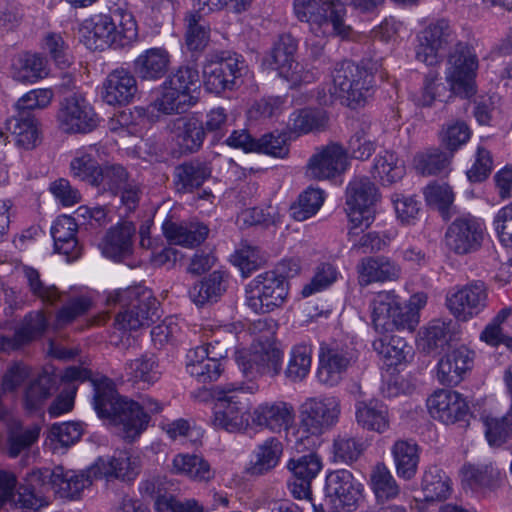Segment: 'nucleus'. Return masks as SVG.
I'll use <instances>...</instances> for the list:
<instances>
[{
	"instance_id": "nucleus-1",
	"label": "nucleus",
	"mask_w": 512,
	"mask_h": 512,
	"mask_svg": "<svg viewBox=\"0 0 512 512\" xmlns=\"http://www.w3.org/2000/svg\"><path fill=\"white\" fill-rule=\"evenodd\" d=\"M127 472L128 452L116 450L112 456L99 457L86 472L66 471L62 466H57L53 470L33 471L30 474V483L31 485L45 484L49 480V483L57 487L63 496L74 499L90 486L94 479L105 477L124 481Z\"/></svg>"
},
{
	"instance_id": "nucleus-2",
	"label": "nucleus",
	"mask_w": 512,
	"mask_h": 512,
	"mask_svg": "<svg viewBox=\"0 0 512 512\" xmlns=\"http://www.w3.org/2000/svg\"><path fill=\"white\" fill-rule=\"evenodd\" d=\"M331 77V81L319 93V101L323 105L339 101L355 108L363 104L371 94L373 76L351 61L338 63Z\"/></svg>"
},
{
	"instance_id": "nucleus-3",
	"label": "nucleus",
	"mask_w": 512,
	"mask_h": 512,
	"mask_svg": "<svg viewBox=\"0 0 512 512\" xmlns=\"http://www.w3.org/2000/svg\"><path fill=\"white\" fill-rule=\"evenodd\" d=\"M253 386L233 383L219 385L214 390L215 405L212 423L214 427L228 432H238L248 426L251 407L248 393Z\"/></svg>"
},
{
	"instance_id": "nucleus-4",
	"label": "nucleus",
	"mask_w": 512,
	"mask_h": 512,
	"mask_svg": "<svg viewBox=\"0 0 512 512\" xmlns=\"http://www.w3.org/2000/svg\"><path fill=\"white\" fill-rule=\"evenodd\" d=\"M289 294V283L276 271L258 274L245 287L246 305L255 313H270L282 307Z\"/></svg>"
},
{
	"instance_id": "nucleus-5",
	"label": "nucleus",
	"mask_w": 512,
	"mask_h": 512,
	"mask_svg": "<svg viewBox=\"0 0 512 512\" xmlns=\"http://www.w3.org/2000/svg\"><path fill=\"white\" fill-rule=\"evenodd\" d=\"M359 358V351L352 342L321 344L318 354L316 377L327 387L339 385Z\"/></svg>"
},
{
	"instance_id": "nucleus-6",
	"label": "nucleus",
	"mask_w": 512,
	"mask_h": 512,
	"mask_svg": "<svg viewBox=\"0 0 512 512\" xmlns=\"http://www.w3.org/2000/svg\"><path fill=\"white\" fill-rule=\"evenodd\" d=\"M369 307L372 324L378 332L415 329L414 312L403 308L401 298L393 290L376 293Z\"/></svg>"
},
{
	"instance_id": "nucleus-7",
	"label": "nucleus",
	"mask_w": 512,
	"mask_h": 512,
	"mask_svg": "<svg viewBox=\"0 0 512 512\" xmlns=\"http://www.w3.org/2000/svg\"><path fill=\"white\" fill-rule=\"evenodd\" d=\"M235 358L243 375L249 380L264 375L275 377L282 370L283 353L268 339L254 341L249 348L238 350Z\"/></svg>"
},
{
	"instance_id": "nucleus-8",
	"label": "nucleus",
	"mask_w": 512,
	"mask_h": 512,
	"mask_svg": "<svg viewBox=\"0 0 512 512\" xmlns=\"http://www.w3.org/2000/svg\"><path fill=\"white\" fill-rule=\"evenodd\" d=\"M94 388L93 407L99 418L115 428L122 437L128 434V401L121 396L107 377L91 380Z\"/></svg>"
},
{
	"instance_id": "nucleus-9",
	"label": "nucleus",
	"mask_w": 512,
	"mask_h": 512,
	"mask_svg": "<svg viewBox=\"0 0 512 512\" xmlns=\"http://www.w3.org/2000/svg\"><path fill=\"white\" fill-rule=\"evenodd\" d=\"M309 32L320 39L318 42H313L307 38L305 42L306 47L310 48L311 54L315 57L321 54L325 39L337 37L342 40H351L355 34L348 23L345 6L337 0H330L327 3V7L310 26Z\"/></svg>"
},
{
	"instance_id": "nucleus-10",
	"label": "nucleus",
	"mask_w": 512,
	"mask_h": 512,
	"mask_svg": "<svg viewBox=\"0 0 512 512\" xmlns=\"http://www.w3.org/2000/svg\"><path fill=\"white\" fill-rule=\"evenodd\" d=\"M248 66L237 53L228 54L216 60L208 61L203 67L205 88L215 94L232 91L242 84Z\"/></svg>"
},
{
	"instance_id": "nucleus-11",
	"label": "nucleus",
	"mask_w": 512,
	"mask_h": 512,
	"mask_svg": "<svg viewBox=\"0 0 512 512\" xmlns=\"http://www.w3.org/2000/svg\"><path fill=\"white\" fill-rule=\"evenodd\" d=\"M380 199L376 185L366 176H357L346 188V205L350 223L370 227L375 219V206Z\"/></svg>"
},
{
	"instance_id": "nucleus-12",
	"label": "nucleus",
	"mask_w": 512,
	"mask_h": 512,
	"mask_svg": "<svg viewBox=\"0 0 512 512\" xmlns=\"http://www.w3.org/2000/svg\"><path fill=\"white\" fill-rule=\"evenodd\" d=\"M478 69V60L471 48L463 42H457L448 55L446 80L454 93L469 97L474 93V78Z\"/></svg>"
},
{
	"instance_id": "nucleus-13",
	"label": "nucleus",
	"mask_w": 512,
	"mask_h": 512,
	"mask_svg": "<svg viewBox=\"0 0 512 512\" xmlns=\"http://www.w3.org/2000/svg\"><path fill=\"white\" fill-rule=\"evenodd\" d=\"M341 414V403L336 396L307 398L300 406V424L312 435H321L335 426Z\"/></svg>"
},
{
	"instance_id": "nucleus-14",
	"label": "nucleus",
	"mask_w": 512,
	"mask_h": 512,
	"mask_svg": "<svg viewBox=\"0 0 512 512\" xmlns=\"http://www.w3.org/2000/svg\"><path fill=\"white\" fill-rule=\"evenodd\" d=\"M488 287L481 280L452 288L446 295V306L459 321H468L482 313L488 305Z\"/></svg>"
},
{
	"instance_id": "nucleus-15",
	"label": "nucleus",
	"mask_w": 512,
	"mask_h": 512,
	"mask_svg": "<svg viewBox=\"0 0 512 512\" xmlns=\"http://www.w3.org/2000/svg\"><path fill=\"white\" fill-rule=\"evenodd\" d=\"M456 41V32L446 19H438L428 24L417 35L416 58L427 64L440 62L446 48Z\"/></svg>"
},
{
	"instance_id": "nucleus-16",
	"label": "nucleus",
	"mask_w": 512,
	"mask_h": 512,
	"mask_svg": "<svg viewBox=\"0 0 512 512\" xmlns=\"http://www.w3.org/2000/svg\"><path fill=\"white\" fill-rule=\"evenodd\" d=\"M297 46V40L292 35L283 34L274 42L266 59L272 69L295 85L313 79V74L303 71L302 66L295 61Z\"/></svg>"
},
{
	"instance_id": "nucleus-17",
	"label": "nucleus",
	"mask_w": 512,
	"mask_h": 512,
	"mask_svg": "<svg viewBox=\"0 0 512 512\" xmlns=\"http://www.w3.org/2000/svg\"><path fill=\"white\" fill-rule=\"evenodd\" d=\"M59 128L69 134L89 133L97 127V115L80 94L64 98L57 113Z\"/></svg>"
},
{
	"instance_id": "nucleus-18",
	"label": "nucleus",
	"mask_w": 512,
	"mask_h": 512,
	"mask_svg": "<svg viewBox=\"0 0 512 512\" xmlns=\"http://www.w3.org/2000/svg\"><path fill=\"white\" fill-rule=\"evenodd\" d=\"M362 491V484L356 481L353 474L346 469L332 471L326 477V500L334 512L355 509Z\"/></svg>"
},
{
	"instance_id": "nucleus-19",
	"label": "nucleus",
	"mask_w": 512,
	"mask_h": 512,
	"mask_svg": "<svg viewBox=\"0 0 512 512\" xmlns=\"http://www.w3.org/2000/svg\"><path fill=\"white\" fill-rule=\"evenodd\" d=\"M81 41L90 50L106 47L122 48L126 45L124 29L117 30L109 15L98 14L85 20L80 28Z\"/></svg>"
},
{
	"instance_id": "nucleus-20",
	"label": "nucleus",
	"mask_w": 512,
	"mask_h": 512,
	"mask_svg": "<svg viewBox=\"0 0 512 512\" xmlns=\"http://www.w3.org/2000/svg\"><path fill=\"white\" fill-rule=\"evenodd\" d=\"M484 232L482 220L471 215L460 216L447 228L445 243L456 254H468L480 248Z\"/></svg>"
},
{
	"instance_id": "nucleus-21",
	"label": "nucleus",
	"mask_w": 512,
	"mask_h": 512,
	"mask_svg": "<svg viewBox=\"0 0 512 512\" xmlns=\"http://www.w3.org/2000/svg\"><path fill=\"white\" fill-rule=\"evenodd\" d=\"M227 348L221 346L219 351L196 347L186 355V371L197 382L206 384L218 380L223 367L221 360L227 356Z\"/></svg>"
},
{
	"instance_id": "nucleus-22",
	"label": "nucleus",
	"mask_w": 512,
	"mask_h": 512,
	"mask_svg": "<svg viewBox=\"0 0 512 512\" xmlns=\"http://www.w3.org/2000/svg\"><path fill=\"white\" fill-rule=\"evenodd\" d=\"M347 166V153L338 143L318 149L309 159L306 175L311 179L325 180L342 173Z\"/></svg>"
},
{
	"instance_id": "nucleus-23",
	"label": "nucleus",
	"mask_w": 512,
	"mask_h": 512,
	"mask_svg": "<svg viewBox=\"0 0 512 512\" xmlns=\"http://www.w3.org/2000/svg\"><path fill=\"white\" fill-rule=\"evenodd\" d=\"M427 408L432 418L447 425L464 420L469 411L461 394L445 389L435 391L427 399Z\"/></svg>"
},
{
	"instance_id": "nucleus-24",
	"label": "nucleus",
	"mask_w": 512,
	"mask_h": 512,
	"mask_svg": "<svg viewBox=\"0 0 512 512\" xmlns=\"http://www.w3.org/2000/svg\"><path fill=\"white\" fill-rule=\"evenodd\" d=\"M158 305L149 288L141 284L130 286V331L149 327L159 318Z\"/></svg>"
},
{
	"instance_id": "nucleus-25",
	"label": "nucleus",
	"mask_w": 512,
	"mask_h": 512,
	"mask_svg": "<svg viewBox=\"0 0 512 512\" xmlns=\"http://www.w3.org/2000/svg\"><path fill=\"white\" fill-rule=\"evenodd\" d=\"M295 418L294 408L284 401L264 402L252 413V421L260 427L279 433L288 429Z\"/></svg>"
},
{
	"instance_id": "nucleus-26",
	"label": "nucleus",
	"mask_w": 512,
	"mask_h": 512,
	"mask_svg": "<svg viewBox=\"0 0 512 512\" xmlns=\"http://www.w3.org/2000/svg\"><path fill=\"white\" fill-rule=\"evenodd\" d=\"M472 352L464 346L446 353L437 364V380L442 385H457L470 370Z\"/></svg>"
},
{
	"instance_id": "nucleus-27",
	"label": "nucleus",
	"mask_w": 512,
	"mask_h": 512,
	"mask_svg": "<svg viewBox=\"0 0 512 512\" xmlns=\"http://www.w3.org/2000/svg\"><path fill=\"white\" fill-rule=\"evenodd\" d=\"M358 282L367 286L376 282L395 281L400 278V266L385 256L365 257L358 266Z\"/></svg>"
},
{
	"instance_id": "nucleus-28",
	"label": "nucleus",
	"mask_w": 512,
	"mask_h": 512,
	"mask_svg": "<svg viewBox=\"0 0 512 512\" xmlns=\"http://www.w3.org/2000/svg\"><path fill=\"white\" fill-rule=\"evenodd\" d=\"M355 420L362 429L379 434L385 433L390 427L388 408L377 399L356 401Z\"/></svg>"
},
{
	"instance_id": "nucleus-29",
	"label": "nucleus",
	"mask_w": 512,
	"mask_h": 512,
	"mask_svg": "<svg viewBox=\"0 0 512 512\" xmlns=\"http://www.w3.org/2000/svg\"><path fill=\"white\" fill-rule=\"evenodd\" d=\"M163 233L170 243L193 248L204 242L209 234V228L199 221L181 223L165 221L163 223Z\"/></svg>"
},
{
	"instance_id": "nucleus-30",
	"label": "nucleus",
	"mask_w": 512,
	"mask_h": 512,
	"mask_svg": "<svg viewBox=\"0 0 512 512\" xmlns=\"http://www.w3.org/2000/svg\"><path fill=\"white\" fill-rule=\"evenodd\" d=\"M16 477L8 472L0 471V508L8 503L15 508L37 510L43 504L41 499L28 487H20L16 492Z\"/></svg>"
},
{
	"instance_id": "nucleus-31",
	"label": "nucleus",
	"mask_w": 512,
	"mask_h": 512,
	"mask_svg": "<svg viewBox=\"0 0 512 512\" xmlns=\"http://www.w3.org/2000/svg\"><path fill=\"white\" fill-rule=\"evenodd\" d=\"M372 347L387 368L397 367L405 363L412 351L404 338L394 334L376 338Z\"/></svg>"
},
{
	"instance_id": "nucleus-32",
	"label": "nucleus",
	"mask_w": 512,
	"mask_h": 512,
	"mask_svg": "<svg viewBox=\"0 0 512 512\" xmlns=\"http://www.w3.org/2000/svg\"><path fill=\"white\" fill-rule=\"evenodd\" d=\"M6 128L16 144L25 149L34 148L40 140L39 123L32 113L17 112L6 121Z\"/></svg>"
},
{
	"instance_id": "nucleus-33",
	"label": "nucleus",
	"mask_w": 512,
	"mask_h": 512,
	"mask_svg": "<svg viewBox=\"0 0 512 512\" xmlns=\"http://www.w3.org/2000/svg\"><path fill=\"white\" fill-rule=\"evenodd\" d=\"M170 66V55L164 48H150L139 55L134 61L136 74L146 80L163 77Z\"/></svg>"
},
{
	"instance_id": "nucleus-34",
	"label": "nucleus",
	"mask_w": 512,
	"mask_h": 512,
	"mask_svg": "<svg viewBox=\"0 0 512 512\" xmlns=\"http://www.w3.org/2000/svg\"><path fill=\"white\" fill-rule=\"evenodd\" d=\"M172 471L195 482H209L215 477V470L200 455L177 454L172 461Z\"/></svg>"
},
{
	"instance_id": "nucleus-35",
	"label": "nucleus",
	"mask_w": 512,
	"mask_h": 512,
	"mask_svg": "<svg viewBox=\"0 0 512 512\" xmlns=\"http://www.w3.org/2000/svg\"><path fill=\"white\" fill-rule=\"evenodd\" d=\"M396 473L404 480L415 477L420 460V448L413 440H397L391 447Z\"/></svg>"
},
{
	"instance_id": "nucleus-36",
	"label": "nucleus",
	"mask_w": 512,
	"mask_h": 512,
	"mask_svg": "<svg viewBox=\"0 0 512 512\" xmlns=\"http://www.w3.org/2000/svg\"><path fill=\"white\" fill-rule=\"evenodd\" d=\"M211 175L210 167L201 161L178 165L174 170V184L178 192L188 193L199 188Z\"/></svg>"
},
{
	"instance_id": "nucleus-37",
	"label": "nucleus",
	"mask_w": 512,
	"mask_h": 512,
	"mask_svg": "<svg viewBox=\"0 0 512 512\" xmlns=\"http://www.w3.org/2000/svg\"><path fill=\"white\" fill-rule=\"evenodd\" d=\"M454 325L451 320H432L420 333L418 347L425 352L443 349L453 338Z\"/></svg>"
},
{
	"instance_id": "nucleus-38",
	"label": "nucleus",
	"mask_w": 512,
	"mask_h": 512,
	"mask_svg": "<svg viewBox=\"0 0 512 512\" xmlns=\"http://www.w3.org/2000/svg\"><path fill=\"white\" fill-rule=\"evenodd\" d=\"M175 136L183 152L198 151L205 139V130L202 121L197 118H181L175 124Z\"/></svg>"
},
{
	"instance_id": "nucleus-39",
	"label": "nucleus",
	"mask_w": 512,
	"mask_h": 512,
	"mask_svg": "<svg viewBox=\"0 0 512 512\" xmlns=\"http://www.w3.org/2000/svg\"><path fill=\"white\" fill-rule=\"evenodd\" d=\"M421 486L428 502L445 501L453 490L450 477L437 466H431L424 472Z\"/></svg>"
},
{
	"instance_id": "nucleus-40",
	"label": "nucleus",
	"mask_w": 512,
	"mask_h": 512,
	"mask_svg": "<svg viewBox=\"0 0 512 512\" xmlns=\"http://www.w3.org/2000/svg\"><path fill=\"white\" fill-rule=\"evenodd\" d=\"M282 452V444L277 438L266 439L254 451V460L249 468L250 474L260 476L274 469L279 463Z\"/></svg>"
},
{
	"instance_id": "nucleus-41",
	"label": "nucleus",
	"mask_w": 512,
	"mask_h": 512,
	"mask_svg": "<svg viewBox=\"0 0 512 512\" xmlns=\"http://www.w3.org/2000/svg\"><path fill=\"white\" fill-rule=\"evenodd\" d=\"M350 224L348 240L352 244V250L362 251L363 253L378 252L387 247L392 240V236L386 232L379 233L371 231L363 233V231L369 227L355 225L354 223Z\"/></svg>"
},
{
	"instance_id": "nucleus-42",
	"label": "nucleus",
	"mask_w": 512,
	"mask_h": 512,
	"mask_svg": "<svg viewBox=\"0 0 512 512\" xmlns=\"http://www.w3.org/2000/svg\"><path fill=\"white\" fill-rule=\"evenodd\" d=\"M48 75L47 62L38 54L26 53L12 65V77L21 83H35Z\"/></svg>"
},
{
	"instance_id": "nucleus-43",
	"label": "nucleus",
	"mask_w": 512,
	"mask_h": 512,
	"mask_svg": "<svg viewBox=\"0 0 512 512\" xmlns=\"http://www.w3.org/2000/svg\"><path fill=\"white\" fill-rule=\"evenodd\" d=\"M103 100L112 106L125 107L128 103V70L118 68L112 71L103 84Z\"/></svg>"
},
{
	"instance_id": "nucleus-44",
	"label": "nucleus",
	"mask_w": 512,
	"mask_h": 512,
	"mask_svg": "<svg viewBox=\"0 0 512 512\" xmlns=\"http://www.w3.org/2000/svg\"><path fill=\"white\" fill-rule=\"evenodd\" d=\"M102 254L115 261L122 262L128 253V225L122 221L111 227L101 245Z\"/></svg>"
},
{
	"instance_id": "nucleus-45",
	"label": "nucleus",
	"mask_w": 512,
	"mask_h": 512,
	"mask_svg": "<svg viewBox=\"0 0 512 512\" xmlns=\"http://www.w3.org/2000/svg\"><path fill=\"white\" fill-rule=\"evenodd\" d=\"M157 402L147 396L130 399V442L137 439L148 427L150 413L157 412Z\"/></svg>"
},
{
	"instance_id": "nucleus-46",
	"label": "nucleus",
	"mask_w": 512,
	"mask_h": 512,
	"mask_svg": "<svg viewBox=\"0 0 512 512\" xmlns=\"http://www.w3.org/2000/svg\"><path fill=\"white\" fill-rule=\"evenodd\" d=\"M98 173V181L93 186L109 191L113 195L121 194V201L124 203L128 178L125 167L116 163H106L100 167Z\"/></svg>"
},
{
	"instance_id": "nucleus-47",
	"label": "nucleus",
	"mask_w": 512,
	"mask_h": 512,
	"mask_svg": "<svg viewBox=\"0 0 512 512\" xmlns=\"http://www.w3.org/2000/svg\"><path fill=\"white\" fill-rule=\"evenodd\" d=\"M312 346L306 343L296 344L291 348L287 367L284 371L286 378L292 382L305 379L312 366Z\"/></svg>"
},
{
	"instance_id": "nucleus-48",
	"label": "nucleus",
	"mask_w": 512,
	"mask_h": 512,
	"mask_svg": "<svg viewBox=\"0 0 512 512\" xmlns=\"http://www.w3.org/2000/svg\"><path fill=\"white\" fill-rule=\"evenodd\" d=\"M326 123L327 116L323 110L304 108L290 115L289 128L291 132L302 135L321 130Z\"/></svg>"
},
{
	"instance_id": "nucleus-49",
	"label": "nucleus",
	"mask_w": 512,
	"mask_h": 512,
	"mask_svg": "<svg viewBox=\"0 0 512 512\" xmlns=\"http://www.w3.org/2000/svg\"><path fill=\"white\" fill-rule=\"evenodd\" d=\"M373 173L384 185H390L404 176L405 166L394 152L385 151L375 158Z\"/></svg>"
},
{
	"instance_id": "nucleus-50",
	"label": "nucleus",
	"mask_w": 512,
	"mask_h": 512,
	"mask_svg": "<svg viewBox=\"0 0 512 512\" xmlns=\"http://www.w3.org/2000/svg\"><path fill=\"white\" fill-rule=\"evenodd\" d=\"M40 427L36 424L23 426L13 424L8 432L7 450L11 457H17L21 452L31 447L39 438Z\"/></svg>"
},
{
	"instance_id": "nucleus-51",
	"label": "nucleus",
	"mask_w": 512,
	"mask_h": 512,
	"mask_svg": "<svg viewBox=\"0 0 512 512\" xmlns=\"http://www.w3.org/2000/svg\"><path fill=\"white\" fill-rule=\"evenodd\" d=\"M371 488L379 501L393 499L399 494V486L390 470L383 463H378L370 474Z\"/></svg>"
},
{
	"instance_id": "nucleus-52",
	"label": "nucleus",
	"mask_w": 512,
	"mask_h": 512,
	"mask_svg": "<svg viewBox=\"0 0 512 512\" xmlns=\"http://www.w3.org/2000/svg\"><path fill=\"white\" fill-rule=\"evenodd\" d=\"M224 289L222 274L214 271L202 281L194 284L189 290V296L195 304L204 305L217 301Z\"/></svg>"
},
{
	"instance_id": "nucleus-53",
	"label": "nucleus",
	"mask_w": 512,
	"mask_h": 512,
	"mask_svg": "<svg viewBox=\"0 0 512 512\" xmlns=\"http://www.w3.org/2000/svg\"><path fill=\"white\" fill-rule=\"evenodd\" d=\"M130 369H132L130 381L141 384V389L150 387L156 383L162 375L159 364L153 355H143L135 359L131 363Z\"/></svg>"
},
{
	"instance_id": "nucleus-54",
	"label": "nucleus",
	"mask_w": 512,
	"mask_h": 512,
	"mask_svg": "<svg viewBox=\"0 0 512 512\" xmlns=\"http://www.w3.org/2000/svg\"><path fill=\"white\" fill-rule=\"evenodd\" d=\"M56 385V377L48 372L41 373L25 391V407L38 409L50 397Z\"/></svg>"
},
{
	"instance_id": "nucleus-55",
	"label": "nucleus",
	"mask_w": 512,
	"mask_h": 512,
	"mask_svg": "<svg viewBox=\"0 0 512 512\" xmlns=\"http://www.w3.org/2000/svg\"><path fill=\"white\" fill-rule=\"evenodd\" d=\"M23 274L27 280L31 294L40 299L44 304L55 305L64 293L55 285H47L40 276L38 270L30 266L23 267Z\"/></svg>"
},
{
	"instance_id": "nucleus-56",
	"label": "nucleus",
	"mask_w": 512,
	"mask_h": 512,
	"mask_svg": "<svg viewBox=\"0 0 512 512\" xmlns=\"http://www.w3.org/2000/svg\"><path fill=\"white\" fill-rule=\"evenodd\" d=\"M324 191L309 187L299 195L298 201L291 206V215L297 221H305L315 215L323 205Z\"/></svg>"
},
{
	"instance_id": "nucleus-57",
	"label": "nucleus",
	"mask_w": 512,
	"mask_h": 512,
	"mask_svg": "<svg viewBox=\"0 0 512 512\" xmlns=\"http://www.w3.org/2000/svg\"><path fill=\"white\" fill-rule=\"evenodd\" d=\"M364 449L361 439L348 434H340L333 441V460L336 463L351 464L359 459Z\"/></svg>"
},
{
	"instance_id": "nucleus-58",
	"label": "nucleus",
	"mask_w": 512,
	"mask_h": 512,
	"mask_svg": "<svg viewBox=\"0 0 512 512\" xmlns=\"http://www.w3.org/2000/svg\"><path fill=\"white\" fill-rule=\"evenodd\" d=\"M92 307L91 300L85 296H79L67 301L55 313L52 326L54 329H62L73 323L79 317L85 315Z\"/></svg>"
},
{
	"instance_id": "nucleus-59",
	"label": "nucleus",
	"mask_w": 512,
	"mask_h": 512,
	"mask_svg": "<svg viewBox=\"0 0 512 512\" xmlns=\"http://www.w3.org/2000/svg\"><path fill=\"white\" fill-rule=\"evenodd\" d=\"M451 155L439 149H429L414 158L415 169L424 176L441 174L449 166Z\"/></svg>"
},
{
	"instance_id": "nucleus-60",
	"label": "nucleus",
	"mask_w": 512,
	"mask_h": 512,
	"mask_svg": "<svg viewBox=\"0 0 512 512\" xmlns=\"http://www.w3.org/2000/svg\"><path fill=\"white\" fill-rule=\"evenodd\" d=\"M485 436L490 446L499 447L512 438V412L509 406L501 418L486 417L484 420Z\"/></svg>"
},
{
	"instance_id": "nucleus-61",
	"label": "nucleus",
	"mask_w": 512,
	"mask_h": 512,
	"mask_svg": "<svg viewBox=\"0 0 512 512\" xmlns=\"http://www.w3.org/2000/svg\"><path fill=\"white\" fill-rule=\"evenodd\" d=\"M338 276L339 272L334 265L326 262L320 263L316 266L310 282L303 286L301 295L306 298L326 290L337 281Z\"/></svg>"
},
{
	"instance_id": "nucleus-62",
	"label": "nucleus",
	"mask_w": 512,
	"mask_h": 512,
	"mask_svg": "<svg viewBox=\"0 0 512 512\" xmlns=\"http://www.w3.org/2000/svg\"><path fill=\"white\" fill-rule=\"evenodd\" d=\"M424 196L428 205L437 208L445 219L449 218L454 193L448 184L433 182L425 187Z\"/></svg>"
},
{
	"instance_id": "nucleus-63",
	"label": "nucleus",
	"mask_w": 512,
	"mask_h": 512,
	"mask_svg": "<svg viewBox=\"0 0 512 512\" xmlns=\"http://www.w3.org/2000/svg\"><path fill=\"white\" fill-rule=\"evenodd\" d=\"M190 105L191 96L170 89V85H166V82H163L160 96L154 102L155 108L165 114L184 111Z\"/></svg>"
},
{
	"instance_id": "nucleus-64",
	"label": "nucleus",
	"mask_w": 512,
	"mask_h": 512,
	"mask_svg": "<svg viewBox=\"0 0 512 512\" xmlns=\"http://www.w3.org/2000/svg\"><path fill=\"white\" fill-rule=\"evenodd\" d=\"M48 327L44 310L30 312L24 318L22 326L16 331V339L20 343H28L40 337Z\"/></svg>"
}]
</instances>
